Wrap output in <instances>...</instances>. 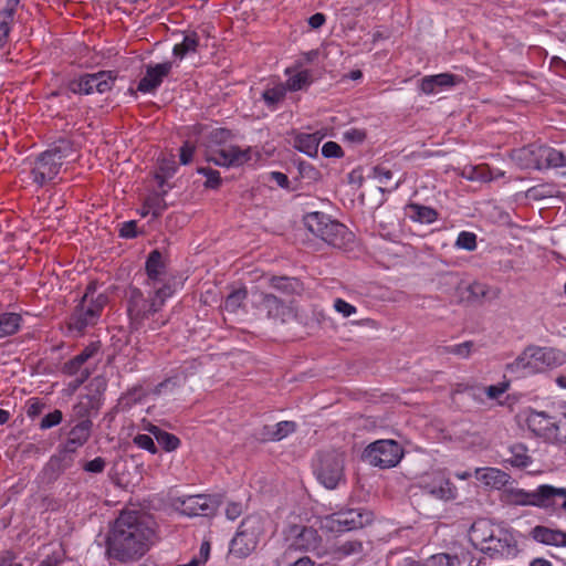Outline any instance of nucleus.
Segmentation results:
<instances>
[{
	"instance_id": "obj_1",
	"label": "nucleus",
	"mask_w": 566,
	"mask_h": 566,
	"mask_svg": "<svg viewBox=\"0 0 566 566\" xmlns=\"http://www.w3.org/2000/svg\"><path fill=\"white\" fill-rule=\"evenodd\" d=\"M155 537L154 522L138 511H124L106 537V555L119 563L140 559Z\"/></svg>"
},
{
	"instance_id": "obj_2",
	"label": "nucleus",
	"mask_w": 566,
	"mask_h": 566,
	"mask_svg": "<svg viewBox=\"0 0 566 566\" xmlns=\"http://www.w3.org/2000/svg\"><path fill=\"white\" fill-rule=\"evenodd\" d=\"M171 297L169 285L157 290L149 289L148 294L136 287L129 286L126 292V313L132 331L140 329L157 331L167 324L163 317L161 310L166 301Z\"/></svg>"
},
{
	"instance_id": "obj_3",
	"label": "nucleus",
	"mask_w": 566,
	"mask_h": 566,
	"mask_svg": "<svg viewBox=\"0 0 566 566\" xmlns=\"http://www.w3.org/2000/svg\"><path fill=\"white\" fill-rule=\"evenodd\" d=\"M96 290L97 282L95 281H91L86 285L78 304L67 317L66 326L70 333L82 336L87 328L94 327L98 323L109 298L105 293H96Z\"/></svg>"
},
{
	"instance_id": "obj_4",
	"label": "nucleus",
	"mask_w": 566,
	"mask_h": 566,
	"mask_svg": "<svg viewBox=\"0 0 566 566\" xmlns=\"http://www.w3.org/2000/svg\"><path fill=\"white\" fill-rule=\"evenodd\" d=\"M75 153L74 143L69 138L55 140L46 150L39 154L30 171L32 182L42 188L57 177L64 160Z\"/></svg>"
},
{
	"instance_id": "obj_5",
	"label": "nucleus",
	"mask_w": 566,
	"mask_h": 566,
	"mask_svg": "<svg viewBox=\"0 0 566 566\" xmlns=\"http://www.w3.org/2000/svg\"><path fill=\"white\" fill-rule=\"evenodd\" d=\"M304 224L314 235L334 248L345 249L354 241V233L345 224L332 220L323 212L307 213L304 217Z\"/></svg>"
},
{
	"instance_id": "obj_6",
	"label": "nucleus",
	"mask_w": 566,
	"mask_h": 566,
	"mask_svg": "<svg viewBox=\"0 0 566 566\" xmlns=\"http://www.w3.org/2000/svg\"><path fill=\"white\" fill-rule=\"evenodd\" d=\"M265 524L266 518L261 514L247 515L230 542V554L238 558L250 556L265 535Z\"/></svg>"
},
{
	"instance_id": "obj_7",
	"label": "nucleus",
	"mask_w": 566,
	"mask_h": 566,
	"mask_svg": "<svg viewBox=\"0 0 566 566\" xmlns=\"http://www.w3.org/2000/svg\"><path fill=\"white\" fill-rule=\"evenodd\" d=\"M221 504L220 494L180 495L170 499L171 507L188 517L214 516Z\"/></svg>"
},
{
	"instance_id": "obj_8",
	"label": "nucleus",
	"mask_w": 566,
	"mask_h": 566,
	"mask_svg": "<svg viewBox=\"0 0 566 566\" xmlns=\"http://www.w3.org/2000/svg\"><path fill=\"white\" fill-rule=\"evenodd\" d=\"M117 80L115 71H98L96 73H83L71 78L66 87L76 95L104 94L113 90Z\"/></svg>"
},
{
	"instance_id": "obj_9",
	"label": "nucleus",
	"mask_w": 566,
	"mask_h": 566,
	"mask_svg": "<svg viewBox=\"0 0 566 566\" xmlns=\"http://www.w3.org/2000/svg\"><path fill=\"white\" fill-rule=\"evenodd\" d=\"M316 479L327 489H335L345 481L344 458L337 451H324L317 453L313 465Z\"/></svg>"
},
{
	"instance_id": "obj_10",
	"label": "nucleus",
	"mask_w": 566,
	"mask_h": 566,
	"mask_svg": "<svg viewBox=\"0 0 566 566\" xmlns=\"http://www.w3.org/2000/svg\"><path fill=\"white\" fill-rule=\"evenodd\" d=\"M402 455L403 450L395 440H377L368 444L363 452L365 461L381 469L396 467Z\"/></svg>"
},
{
	"instance_id": "obj_11",
	"label": "nucleus",
	"mask_w": 566,
	"mask_h": 566,
	"mask_svg": "<svg viewBox=\"0 0 566 566\" xmlns=\"http://www.w3.org/2000/svg\"><path fill=\"white\" fill-rule=\"evenodd\" d=\"M565 360L562 350L552 347H527L524 353L515 360L517 366L541 371L546 368L560 366Z\"/></svg>"
},
{
	"instance_id": "obj_12",
	"label": "nucleus",
	"mask_w": 566,
	"mask_h": 566,
	"mask_svg": "<svg viewBox=\"0 0 566 566\" xmlns=\"http://www.w3.org/2000/svg\"><path fill=\"white\" fill-rule=\"evenodd\" d=\"M253 298V307L264 313L269 319L284 324L296 316L291 303H286L274 294L254 292Z\"/></svg>"
},
{
	"instance_id": "obj_13",
	"label": "nucleus",
	"mask_w": 566,
	"mask_h": 566,
	"mask_svg": "<svg viewBox=\"0 0 566 566\" xmlns=\"http://www.w3.org/2000/svg\"><path fill=\"white\" fill-rule=\"evenodd\" d=\"M167 268V258L158 249L150 251L145 262V285L151 290L169 285L172 296L176 293V283L175 279L168 274Z\"/></svg>"
},
{
	"instance_id": "obj_14",
	"label": "nucleus",
	"mask_w": 566,
	"mask_h": 566,
	"mask_svg": "<svg viewBox=\"0 0 566 566\" xmlns=\"http://www.w3.org/2000/svg\"><path fill=\"white\" fill-rule=\"evenodd\" d=\"M373 520L371 513L365 510L348 509L327 515L324 518V527L331 532L344 533L361 528Z\"/></svg>"
},
{
	"instance_id": "obj_15",
	"label": "nucleus",
	"mask_w": 566,
	"mask_h": 566,
	"mask_svg": "<svg viewBox=\"0 0 566 566\" xmlns=\"http://www.w3.org/2000/svg\"><path fill=\"white\" fill-rule=\"evenodd\" d=\"M555 494L566 493L555 490V486L553 485L542 484L531 492L523 489H512L506 494V501L513 505L536 506L548 510V500Z\"/></svg>"
},
{
	"instance_id": "obj_16",
	"label": "nucleus",
	"mask_w": 566,
	"mask_h": 566,
	"mask_svg": "<svg viewBox=\"0 0 566 566\" xmlns=\"http://www.w3.org/2000/svg\"><path fill=\"white\" fill-rule=\"evenodd\" d=\"M531 156L528 167L535 169L566 168V150L556 149L547 145L531 146L523 149Z\"/></svg>"
},
{
	"instance_id": "obj_17",
	"label": "nucleus",
	"mask_w": 566,
	"mask_h": 566,
	"mask_svg": "<svg viewBox=\"0 0 566 566\" xmlns=\"http://www.w3.org/2000/svg\"><path fill=\"white\" fill-rule=\"evenodd\" d=\"M528 429L536 436L545 439H556L558 430L564 422V416L560 419L548 415L546 411L531 410L526 417Z\"/></svg>"
},
{
	"instance_id": "obj_18",
	"label": "nucleus",
	"mask_w": 566,
	"mask_h": 566,
	"mask_svg": "<svg viewBox=\"0 0 566 566\" xmlns=\"http://www.w3.org/2000/svg\"><path fill=\"white\" fill-rule=\"evenodd\" d=\"M480 551L493 559L509 557L516 551V541L509 530L496 526V532Z\"/></svg>"
},
{
	"instance_id": "obj_19",
	"label": "nucleus",
	"mask_w": 566,
	"mask_h": 566,
	"mask_svg": "<svg viewBox=\"0 0 566 566\" xmlns=\"http://www.w3.org/2000/svg\"><path fill=\"white\" fill-rule=\"evenodd\" d=\"M172 67L174 63L171 61L147 64L145 75L139 80L136 91L143 94H154L171 73Z\"/></svg>"
},
{
	"instance_id": "obj_20",
	"label": "nucleus",
	"mask_w": 566,
	"mask_h": 566,
	"mask_svg": "<svg viewBox=\"0 0 566 566\" xmlns=\"http://www.w3.org/2000/svg\"><path fill=\"white\" fill-rule=\"evenodd\" d=\"M292 537L291 547L301 552H313L318 549L322 538L318 532L311 526L292 525L290 527Z\"/></svg>"
},
{
	"instance_id": "obj_21",
	"label": "nucleus",
	"mask_w": 566,
	"mask_h": 566,
	"mask_svg": "<svg viewBox=\"0 0 566 566\" xmlns=\"http://www.w3.org/2000/svg\"><path fill=\"white\" fill-rule=\"evenodd\" d=\"M421 489L424 493L439 500L454 497L452 483L442 472H432L422 476Z\"/></svg>"
},
{
	"instance_id": "obj_22",
	"label": "nucleus",
	"mask_w": 566,
	"mask_h": 566,
	"mask_svg": "<svg viewBox=\"0 0 566 566\" xmlns=\"http://www.w3.org/2000/svg\"><path fill=\"white\" fill-rule=\"evenodd\" d=\"M251 159L250 148L241 149L232 145L227 148L214 149L211 151L209 160L221 167H240Z\"/></svg>"
},
{
	"instance_id": "obj_23",
	"label": "nucleus",
	"mask_w": 566,
	"mask_h": 566,
	"mask_svg": "<svg viewBox=\"0 0 566 566\" xmlns=\"http://www.w3.org/2000/svg\"><path fill=\"white\" fill-rule=\"evenodd\" d=\"M93 422L90 419H83L73 426L67 432L66 440L63 444L65 453H75L90 439Z\"/></svg>"
},
{
	"instance_id": "obj_24",
	"label": "nucleus",
	"mask_w": 566,
	"mask_h": 566,
	"mask_svg": "<svg viewBox=\"0 0 566 566\" xmlns=\"http://www.w3.org/2000/svg\"><path fill=\"white\" fill-rule=\"evenodd\" d=\"M21 0H7L0 10V49L10 41V33L14 24V17Z\"/></svg>"
},
{
	"instance_id": "obj_25",
	"label": "nucleus",
	"mask_w": 566,
	"mask_h": 566,
	"mask_svg": "<svg viewBox=\"0 0 566 566\" xmlns=\"http://www.w3.org/2000/svg\"><path fill=\"white\" fill-rule=\"evenodd\" d=\"M458 82V75L451 73L427 75L421 78L419 88L423 94L432 95L442 88L452 87L457 85Z\"/></svg>"
},
{
	"instance_id": "obj_26",
	"label": "nucleus",
	"mask_w": 566,
	"mask_h": 566,
	"mask_svg": "<svg viewBox=\"0 0 566 566\" xmlns=\"http://www.w3.org/2000/svg\"><path fill=\"white\" fill-rule=\"evenodd\" d=\"M496 532L495 525L488 518H479L469 530V541L474 547L483 546Z\"/></svg>"
},
{
	"instance_id": "obj_27",
	"label": "nucleus",
	"mask_w": 566,
	"mask_h": 566,
	"mask_svg": "<svg viewBox=\"0 0 566 566\" xmlns=\"http://www.w3.org/2000/svg\"><path fill=\"white\" fill-rule=\"evenodd\" d=\"M297 67H287L284 71L287 80L282 84L286 92L306 91L313 83L312 71L305 69L294 73Z\"/></svg>"
},
{
	"instance_id": "obj_28",
	"label": "nucleus",
	"mask_w": 566,
	"mask_h": 566,
	"mask_svg": "<svg viewBox=\"0 0 566 566\" xmlns=\"http://www.w3.org/2000/svg\"><path fill=\"white\" fill-rule=\"evenodd\" d=\"M531 536L534 541L551 545V546H563L566 539V533L560 530H553L543 525H537L532 528Z\"/></svg>"
},
{
	"instance_id": "obj_29",
	"label": "nucleus",
	"mask_w": 566,
	"mask_h": 566,
	"mask_svg": "<svg viewBox=\"0 0 566 566\" xmlns=\"http://www.w3.org/2000/svg\"><path fill=\"white\" fill-rule=\"evenodd\" d=\"M460 292L461 301L467 303H481L483 300L489 297L490 287L488 284L474 281L467 285H460L458 287Z\"/></svg>"
},
{
	"instance_id": "obj_30",
	"label": "nucleus",
	"mask_w": 566,
	"mask_h": 566,
	"mask_svg": "<svg viewBox=\"0 0 566 566\" xmlns=\"http://www.w3.org/2000/svg\"><path fill=\"white\" fill-rule=\"evenodd\" d=\"M406 214L416 222L433 223L438 220L439 213L436 209L420 203L410 202L405 208Z\"/></svg>"
},
{
	"instance_id": "obj_31",
	"label": "nucleus",
	"mask_w": 566,
	"mask_h": 566,
	"mask_svg": "<svg viewBox=\"0 0 566 566\" xmlns=\"http://www.w3.org/2000/svg\"><path fill=\"white\" fill-rule=\"evenodd\" d=\"M23 318L19 313H0V339L15 335L22 326Z\"/></svg>"
},
{
	"instance_id": "obj_32",
	"label": "nucleus",
	"mask_w": 566,
	"mask_h": 566,
	"mask_svg": "<svg viewBox=\"0 0 566 566\" xmlns=\"http://www.w3.org/2000/svg\"><path fill=\"white\" fill-rule=\"evenodd\" d=\"M321 137L317 134L300 133L294 138V147L310 157H315L318 151Z\"/></svg>"
},
{
	"instance_id": "obj_33",
	"label": "nucleus",
	"mask_w": 566,
	"mask_h": 566,
	"mask_svg": "<svg viewBox=\"0 0 566 566\" xmlns=\"http://www.w3.org/2000/svg\"><path fill=\"white\" fill-rule=\"evenodd\" d=\"M84 364L85 363H83L82 359L75 355L73 358L69 359L62 365L61 371L66 376L78 375L76 378V385L80 386L84 384L91 376V370L83 368Z\"/></svg>"
},
{
	"instance_id": "obj_34",
	"label": "nucleus",
	"mask_w": 566,
	"mask_h": 566,
	"mask_svg": "<svg viewBox=\"0 0 566 566\" xmlns=\"http://www.w3.org/2000/svg\"><path fill=\"white\" fill-rule=\"evenodd\" d=\"M269 283L271 287L284 295L298 294L302 289L300 280L295 277L272 276Z\"/></svg>"
},
{
	"instance_id": "obj_35",
	"label": "nucleus",
	"mask_w": 566,
	"mask_h": 566,
	"mask_svg": "<svg viewBox=\"0 0 566 566\" xmlns=\"http://www.w3.org/2000/svg\"><path fill=\"white\" fill-rule=\"evenodd\" d=\"M199 35L196 31H191L184 36L181 43L175 44L172 49L174 56L182 60L189 53H196L199 46Z\"/></svg>"
},
{
	"instance_id": "obj_36",
	"label": "nucleus",
	"mask_w": 566,
	"mask_h": 566,
	"mask_svg": "<svg viewBox=\"0 0 566 566\" xmlns=\"http://www.w3.org/2000/svg\"><path fill=\"white\" fill-rule=\"evenodd\" d=\"M149 431L155 436L158 444L166 451L171 452L179 448L180 439L165 430H161L157 426L151 424Z\"/></svg>"
},
{
	"instance_id": "obj_37",
	"label": "nucleus",
	"mask_w": 566,
	"mask_h": 566,
	"mask_svg": "<svg viewBox=\"0 0 566 566\" xmlns=\"http://www.w3.org/2000/svg\"><path fill=\"white\" fill-rule=\"evenodd\" d=\"M147 397V392L142 385H136L124 392L118 399V406L123 410H128L136 403L142 402Z\"/></svg>"
},
{
	"instance_id": "obj_38",
	"label": "nucleus",
	"mask_w": 566,
	"mask_h": 566,
	"mask_svg": "<svg viewBox=\"0 0 566 566\" xmlns=\"http://www.w3.org/2000/svg\"><path fill=\"white\" fill-rule=\"evenodd\" d=\"M286 90L282 83L276 84L273 87L264 90L262 93V101L266 107L271 111L277 109L279 105L284 101L286 96Z\"/></svg>"
},
{
	"instance_id": "obj_39",
	"label": "nucleus",
	"mask_w": 566,
	"mask_h": 566,
	"mask_svg": "<svg viewBox=\"0 0 566 566\" xmlns=\"http://www.w3.org/2000/svg\"><path fill=\"white\" fill-rule=\"evenodd\" d=\"M511 457L505 461L515 468H526L532 463V459L527 453V448L522 443H515L510 448Z\"/></svg>"
},
{
	"instance_id": "obj_40",
	"label": "nucleus",
	"mask_w": 566,
	"mask_h": 566,
	"mask_svg": "<svg viewBox=\"0 0 566 566\" xmlns=\"http://www.w3.org/2000/svg\"><path fill=\"white\" fill-rule=\"evenodd\" d=\"M187 380V374L185 371H174V375L165 378L163 381L157 384L153 390V394L159 396L167 390H174L180 387Z\"/></svg>"
},
{
	"instance_id": "obj_41",
	"label": "nucleus",
	"mask_w": 566,
	"mask_h": 566,
	"mask_svg": "<svg viewBox=\"0 0 566 566\" xmlns=\"http://www.w3.org/2000/svg\"><path fill=\"white\" fill-rule=\"evenodd\" d=\"M164 195L165 192H153L144 199V208H148V212H151L154 218L160 217L167 208Z\"/></svg>"
},
{
	"instance_id": "obj_42",
	"label": "nucleus",
	"mask_w": 566,
	"mask_h": 566,
	"mask_svg": "<svg viewBox=\"0 0 566 566\" xmlns=\"http://www.w3.org/2000/svg\"><path fill=\"white\" fill-rule=\"evenodd\" d=\"M247 296H248V290L245 286L233 290L226 297V300L223 302V308L228 312L235 313L241 307V305L243 304Z\"/></svg>"
},
{
	"instance_id": "obj_43",
	"label": "nucleus",
	"mask_w": 566,
	"mask_h": 566,
	"mask_svg": "<svg viewBox=\"0 0 566 566\" xmlns=\"http://www.w3.org/2000/svg\"><path fill=\"white\" fill-rule=\"evenodd\" d=\"M461 559L457 554L438 553L424 559V566H460Z\"/></svg>"
},
{
	"instance_id": "obj_44",
	"label": "nucleus",
	"mask_w": 566,
	"mask_h": 566,
	"mask_svg": "<svg viewBox=\"0 0 566 566\" xmlns=\"http://www.w3.org/2000/svg\"><path fill=\"white\" fill-rule=\"evenodd\" d=\"M478 479L483 481L485 484L491 486H497L503 484L505 474L494 468H484L476 471Z\"/></svg>"
},
{
	"instance_id": "obj_45",
	"label": "nucleus",
	"mask_w": 566,
	"mask_h": 566,
	"mask_svg": "<svg viewBox=\"0 0 566 566\" xmlns=\"http://www.w3.org/2000/svg\"><path fill=\"white\" fill-rule=\"evenodd\" d=\"M197 172L206 177L203 186L207 189H218L222 184V179L218 170L210 167H199Z\"/></svg>"
},
{
	"instance_id": "obj_46",
	"label": "nucleus",
	"mask_w": 566,
	"mask_h": 566,
	"mask_svg": "<svg viewBox=\"0 0 566 566\" xmlns=\"http://www.w3.org/2000/svg\"><path fill=\"white\" fill-rule=\"evenodd\" d=\"M274 431L272 436H270V439L272 441H281L282 439L286 438L289 434L296 431V423L294 421H280L276 424L273 426Z\"/></svg>"
},
{
	"instance_id": "obj_47",
	"label": "nucleus",
	"mask_w": 566,
	"mask_h": 566,
	"mask_svg": "<svg viewBox=\"0 0 566 566\" xmlns=\"http://www.w3.org/2000/svg\"><path fill=\"white\" fill-rule=\"evenodd\" d=\"M454 245L467 251H474L478 247L476 234L470 231H461Z\"/></svg>"
},
{
	"instance_id": "obj_48",
	"label": "nucleus",
	"mask_w": 566,
	"mask_h": 566,
	"mask_svg": "<svg viewBox=\"0 0 566 566\" xmlns=\"http://www.w3.org/2000/svg\"><path fill=\"white\" fill-rule=\"evenodd\" d=\"M467 178L473 181H491L493 179L492 171L488 165H479L470 168Z\"/></svg>"
},
{
	"instance_id": "obj_49",
	"label": "nucleus",
	"mask_w": 566,
	"mask_h": 566,
	"mask_svg": "<svg viewBox=\"0 0 566 566\" xmlns=\"http://www.w3.org/2000/svg\"><path fill=\"white\" fill-rule=\"evenodd\" d=\"M45 407L46 403L42 399L32 397L25 402V413L30 419H34L42 413Z\"/></svg>"
},
{
	"instance_id": "obj_50",
	"label": "nucleus",
	"mask_w": 566,
	"mask_h": 566,
	"mask_svg": "<svg viewBox=\"0 0 566 566\" xmlns=\"http://www.w3.org/2000/svg\"><path fill=\"white\" fill-rule=\"evenodd\" d=\"M62 421H63V412L59 409H55L52 412H49L48 415H45L41 419V421L39 423V428L41 430H48V429L59 426Z\"/></svg>"
},
{
	"instance_id": "obj_51",
	"label": "nucleus",
	"mask_w": 566,
	"mask_h": 566,
	"mask_svg": "<svg viewBox=\"0 0 566 566\" xmlns=\"http://www.w3.org/2000/svg\"><path fill=\"white\" fill-rule=\"evenodd\" d=\"M133 442L138 448L144 449L150 452L151 454H156L158 452L154 439L149 434L138 433L137 436L134 437Z\"/></svg>"
},
{
	"instance_id": "obj_52",
	"label": "nucleus",
	"mask_w": 566,
	"mask_h": 566,
	"mask_svg": "<svg viewBox=\"0 0 566 566\" xmlns=\"http://www.w3.org/2000/svg\"><path fill=\"white\" fill-rule=\"evenodd\" d=\"M211 551L210 542L203 541L201 543L199 555L192 557L185 566H201L205 565L209 558Z\"/></svg>"
},
{
	"instance_id": "obj_53",
	"label": "nucleus",
	"mask_w": 566,
	"mask_h": 566,
	"mask_svg": "<svg viewBox=\"0 0 566 566\" xmlns=\"http://www.w3.org/2000/svg\"><path fill=\"white\" fill-rule=\"evenodd\" d=\"M234 137L232 130L228 128H216L209 135V140L214 145H223Z\"/></svg>"
},
{
	"instance_id": "obj_54",
	"label": "nucleus",
	"mask_w": 566,
	"mask_h": 566,
	"mask_svg": "<svg viewBox=\"0 0 566 566\" xmlns=\"http://www.w3.org/2000/svg\"><path fill=\"white\" fill-rule=\"evenodd\" d=\"M245 509V505L241 501H229L224 509L226 517L230 521H234L244 513Z\"/></svg>"
},
{
	"instance_id": "obj_55",
	"label": "nucleus",
	"mask_w": 566,
	"mask_h": 566,
	"mask_svg": "<svg viewBox=\"0 0 566 566\" xmlns=\"http://www.w3.org/2000/svg\"><path fill=\"white\" fill-rule=\"evenodd\" d=\"M474 343L472 340H467L461 344H455L448 346L446 348L447 353L453 354L463 358H468L472 352Z\"/></svg>"
},
{
	"instance_id": "obj_56",
	"label": "nucleus",
	"mask_w": 566,
	"mask_h": 566,
	"mask_svg": "<svg viewBox=\"0 0 566 566\" xmlns=\"http://www.w3.org/2000/svg\"><path fill=\"white\" fill-rule=\"evenodd\" d=\"M363 551V543L360 541H348L337 547V553L343 556L358 554Z\"/></svg>"
},
{
	"instance_id": "obj_57",
	"label": "nucleus",
	"mask_w": 566,
	"mask_h": 566,
	"mask_svg": "<svg viewBox=\"0 0 566 566\" xmlns=\"http://www.w3.org/2000/svg\"><path fill=\"white\" fill-rule=\"evenodd\" d=\"M322 155L326 158H342L344 151L336 142H327L322 147Z\"/></svg>"
},
{
	"instance_id": "obj_58",
	"label": "nucleus",
	"mask_w": 566,
	"mask_h": 566,
	"mask_svg": "<svg viewBox=\"0 0 566 566\" xmlns=\"http://www.w3.org/2000/svg\"><path fill=\"white\" fill-rule=\"evenodd\" d=\"M118 233H119V237L124 238V239L136 238L138 235L137 221L130 220V221L123 222L120 224Z\"/></svg>"
},
{
	"instance_id": "obj_59",
	"label": "nucleus",
	"mask_w": 566,
	"mask_h": 566,
	"mask_svg": "<svg viewBox=\"0 0 566 566\" xmlns=\"http://www.w3.org/2000/svg\"><path fill=\"white\" fill-rule=\"evenodd\" d=\"M334 310L342 314L344 317H349L357 312L356 306L349 304L340 297L334 301Z\"/></svg>"
},
{
	"instance_id": "obj_60",
	"label": "nucleus",
	"mask_w": 566,
	"mask_h": 566,
	"mask_svg": "<svg viewBox=\"0 0 566 566\" xmlns=\"http://www.w3.org/2000/svg\"><path fill=\"white\" fill-rule=\"evenodd\" d=\"M106 467V461L102 457H96L95 459L87 461L83 465V470L90 473H102Z\"/></svg>"
},
{
	"instance_id": "obj_61",
	"label": "nucleus",
	"mask_w": 566,
	"mask_h": 566,
	"mask_svg": "<svg viewBox=\"0 0 566 566\" xmlns=\"http://www.w3.org/2000/svg\"><path fill=\"white\" fill-rule=\"evenodd\" d=\"M101 350L99 342H92L84 349L77 354V356L82 359L83 363H86L90 358L96 356Z\"/></svg>"
},
{
	"instance_id": "obj_62",
	"label": "nucleus",
	"mask_w": 566,
	"mask_h": 566,
	"mask_svg": "<svg viewBox=\"0 0 566 566\" xmlns=\"http://www.w3.org/2000/svg\"><path fill=\"white\" fill-rule=\"evenodd\" d=\"M195 154V146L190 144L189 142H185L184 145L180 147L179 151V159L180 164L188 165L192 161V157Z\"/></svg>"
},
{
	"instance_id": "obj_63",
	"label": "nucleus",
	"mask_w": 566,
	"mask_h": 566,
	"mask_svg": "<svg viewBox=\"0 0 566 566\" xmlns=\"http://www.w3.org/2000/svg\"><path fill=\"white\" fill-rule=\"evenodd\" d=\"M509 389V382H499L485 388V394L490 399L500 398Z\"/></svg>"
},
{
	"instance_id": "obj_64",
	"label": "nucleus",
	"mask_w": 566,
	"mask_h": 566,
	"mask_svg": "<svg viewBox=\"0 0 566 566\" xmlns=\"http://www.w3.org/2000/svg\"><path fill=\"white\" fill-rule=\"evenodd\" d=\"M17 558H18V554L9 548V549H4L2 552H0V566H10V565H14V564H20L19 562H17Z\"/></svg>"
}]
</instances>
